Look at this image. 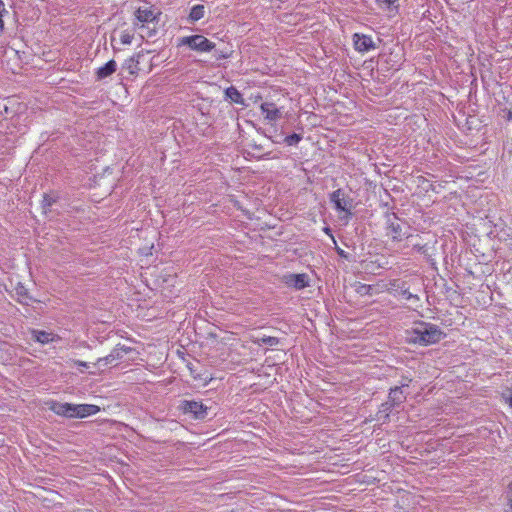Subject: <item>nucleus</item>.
Returning a JSON list of instances; mask_svg holds the SVG:
<instances>
[{"mask_svg":"<svg viewBox=\"0 0 512 512\" xmlns=\"http://www.w3.org/2000/svg\"><path fill=\"white\" fill-rule=\"evenodd\" d=\"M445 333L435 324L418 321L414 326L406 330V339L411 344L428 346L438 343Z\"/></svg>","mask_w":512,"mask_h":512,"instance_id":"1","label":"nucleus"},{"mask_svg":"<svg viewBox=\"0 0 512 512\" xmlns=\"http://www.w3.org/2000/svg\"><path fill=\"white\" fill-rule=\"evenodd\" d=\"M178 46H187L191 50L205 53L215 49L216 45L203 35L196 34L191 36H184L178 39Z\"/></svg>","mask_w":512,"mask_h":512,"instance_id":"2","label":"nucleus"},{"mask_svg":"<svg viewBox=\"0 0 512 512\" xmlns=\"http://www.w3.org/2000/svg\"><path fill=\"white\" fill-rule=\"evenodd\" d=\"M405 224L395 213L388 214L386 216V235L395 242L402 241L404 237L408 238L409 235L403 231Z\"/></svg>","mask_w":512,"mask_h":512,"instance_id":"3","label":"nucleus"},{"mask_svg":"<svg viewBox=\"0 0 512 512\" xmlns=\"http://www.w3.org/2000/svg\"><path fill=\"white\" fill-rule=\"evenodd\" d=\"M180 408L185 414H191L195 420H203L208 415V408L202 402L194 400H183Z\"/></svg>","mask_w":512,"mask_h":512,"instance_id":"4","label":"nucleus"},{"mask_svg":"<svg viewBox=\"0 0 512 512\" xmlns=\"http://www.w3.org/2000/svg\"><path fill=\"white\" fill-rule=\"evenodd\" d=\"M387 291L394 296H403L406 300L419 302L418 295L409 291L407 282L400 279H393L387 285Z\"/></svg>","mask_w":512,"mask_h":512,"instance_id":"5","label":"nucleus"},{"mask_svg":"<svg viewBox=\"0 0 512 512\" xmlns=\"http://www.w3.org/2000/svg\"><path fill=\"white\" fill-rule=\"evenodd\" d=\"M131 351L132 349L130 347L117 345L107 356L99 358L95 365H98L99 367H105L108 365L115 366L118 361L124 357V355Z\"/></svg>","mask_w":512,"mask_h":512,"instance_id":"6","label":"nucleus"},{"mask_svg":"<svg viewBox=\"0 0 512 512\" xmlns=\"http://www.w3.org/2000/svg\"><path fill=\"white\" fill-rule=\"evenodd\" d=\"M330 200L334 204L336 210L345 212L346 218H350L352 216V199L345 197L341 189L333 191L330 195Z\"/></svg>","mask_w":512,"mask_h":512,"instance_id":"7","label":"nucleus"},{"mask_svg":"<svg viewBox=\"0 0 512 512\" xmlns=\"http://www.w3.org/2000/svg\"><path fill=\"white\" fill-rule=\"evenodd\" d=\"M353 45L355 50L360 53H366L376 48L371 36L360 33H355L353 35Z\"/></svg>","mask_w":512,"mask_h":512,"instance_id":"8","label":"nucleus"},{"mask_svg":"<svg viewBox=\"0 0 512 512\" xmlns=\"http://www.w3.org/2000/svg\"><path fill=\"white\" fill-rule=\"evenodd\" d=\"M77 404L52 402L50 409L57 415L77 418Z\"/></svg>","mask_w":512,"mask_h":512,"instance_id":"9","label":"nucleus"},{"mask_svg":"<svg viewBox=\"0 0 512 512\" xmlns=\"http://www.w3.org/2000/svg\"><path fill=\"white\" fill-rule=\"evenodd\" d=\"M284 279L288 286L296 290H301L309 286V276L305 273L288 274L284 276Z\"/></svg>","mask_w":512,"mask_h":512,"instance_id":"10","label":"nucleus"},{"mask_svg":"<svg viewBox=\"0 0 512 512\" xmlns=\"http://www.w3.org/2000/svg\"><path fill=\"white\" fill-rule=\"evenodd\" d=\"M260 109L264 118L269 122H275L282 117L280 109L273 102L262 103Z\"/></svg>","mask_w":512,"mask_h":512,"instance_id":"11","label":"nucleus"},{"mask_svg":"<svg viewBox=\"0 0 512 512\" xmlns=\"http://www.w3.org/2000/svg\"><path fill=\"white\" fill-rule=\"evenodd\" d=\"M30 333L31 338L42 345L49 344L60 339L57 334L44 330L32 329Z\"/></svg>","mask_w":512,"mask_h":512,"instance_id":"12","label":"nucleus"},{"mask_svg":"<svg viewBox=\"0 0 512 512\" xmlns=\"http://www.w3.org/2000/svg\"><path fill=\"white\" fill-rule=\"evenodd\" d=\"M135 18L138 22L142 23L141 28H144L145 23H153L157 19V16L151 8L139 7L135 11Z\"/></svg>","mask_w":512,"mask_h":512,"instance_id":"13","label":"nucleus"},{"mask_svg":"<svg viewBox=\"0 0 512 512\" xmlns=\"http://www.w3.org/2000/svg\"><path fill=\"white\" fill-rule=\"evenodd\" d=\"M116 69L117 63L114 60H110L96 70V77L98 80H103L111 76L116 71Z\"/></svg>","mask_w":512,"mask_h":512,"instance_id":"14","label":"nucleus"},{"mask_svg":"<svg viewBox=\"0 0 512 512\" xmlns=\"http://www.w3.org/2000/svg\"><path fill=\"white\" fill-rule=\"evenodd\" d=\"M388 400L397 408L406 400V395L401 387L396 386L390 389Z\"/></svg>","mask_w":512,"mask_h":512,"instance_id":"15","label":"nucleus"},{"mask_svg":"<svg viewBox=\"0 0 512 512\" xmlns=\"http://www.w3.org/2000/svg\"><path fill=\"white\" fill-rule=\"evenodd\" d=\"M77 418H84L94 415L100 411V408L93 404H77Z\"/></svg>","mask_w":512,"mask_h":512,"instance_id":"16","label":"nucleus"},{"mask_svg":"<svg viewBox=\"0 0 512 512\" xmlns=\"http://www.w3.org/2000/svg\"><path fill=\"white\" fill-rule=\"evenodd\" d=\"M225 98L229 99L233 103L240 104L243 106L245 105V100H244L242 94L234 86H230V87L226 88Z\"/></svg>","mask_w":512,"mask_h":512,"instance_id":"17","label":"nucleus"},{"mask_svg":"<svg viewBox=\"0 0 512 512\" xmlns=\"http://www.w3.org/2000/svg\"><path fill=\"white\" fill-rule=\"evenodd\" d=\"M205 6L202 4L194 5L190 9V13L188 16V21L190 23H195L196 21L201 20L205 16Z\"/></svg>","mask_w":512,"mask_h":512,"instance_id":"18","label":"nucleus"},{"mask_svg":"<svg viewBox=\"0 0 512 512\" xmlns=\"http://www.w3.org/2000/svg\"><path fill=\"white\" fill-rule=\"evenodd\" d=\"M59 199V196L56 193H45L43 195V200L41 203L42 210L44 214L50 212V208L53 204H55Z\"/></svg>","mask_w":512,"mask_h":512,"instance_id":"19","label":"nucleus"},{"mask_svg":"<svg viewBox=\"0 0 512 512\" xmlns=\"http://www.w3.org/2000/svg\"><path fill=\"white\" fill-rule=\"evenodd\" d=\"M394 408L396 407L389 400L382 403L377 413V419L386 422L389 419V415Z\"/></svg>","mask_w":512,"mask_h":512,"instance_id":"20","label":"nucleus"},{"mask_svg":"<svg viewBox=\"0 0 512 512\" xmlns=\"http://www.w3.org/2000/svg\"><path fill=\"white\" fill-rule=\"evenodd\" d=\"M15 293L18 297L17 301L21 304H28V301L32 300L29 296L28 289L22 283H17Z\"/></svg>","mask_w":512,"mask_h":512,"instance_id":"21","label":"nucleus"},{"mask_svg":"<svg viewBox=\"0 0 512 512\" xmlns=\"http://www.w3.org/2000/svg\"><path fill=\"white\" fill-rule=\"evenodd\" d=\"M139 55L137 57L135 56H132L128 59H126L122 65V68L126 71H128L129 74L131 75H135L137 74L139 68H138V64H139Z\"/></svg>","mask_w":512,"mask_h":512,"instance_id":"22","label":"nucleus"},{"mask_svg":"<svg viewBox=\"0 0 512 512\" xmlns=\"http://www.w3.org/2000/svg\"><path fill=\"white\" fill-rule=\"evenodd\" d=\"M505 512H512V482L508 485L505 494Z\"/></svg>","mask_w":512,"mask_h":512,"instance_id":"23","label":"nucleus"},{"mask_svg":"<svg viewBox=\"0 0 512 512\" xmlns=\"http://www.w3.org/2000/svg\"><path fill=\"white\" fill-rule=\"evenodd\" d=\"M301 140H302V135L297 134V133L290 134L284 138V142L288 146L297 145Z\"/></svg>","mask_w":512,"mask_h":512,"instance_id":"24","label":"nucleus"},{"mask_svg":"<svg viewBox=\"0 0 512 512\" xmlns=\"http://www.w3.org/2000/svg\"><path fill=\"white\" fill-rule=\"evenodd\" d=\"M258 343L265 344L268 346H276L279 343V339L272 336H263L258 340Z\"/></svg>","mask_w":512,"mask_h":512,"instance_id":"25","label":"nucleus"},{"mask_svg":"<svg viewBox=\"0 0 512 512\" xmlns=\"http://www.w3.org/2000/svg\"><path fill=\"white\" fill-rule=\"evenodd\" d=\"M8 14V10L5 7V4L2 0H0V34L4 31V20L3 17Z\"/></svg>","mask_w":512,"mask_h":512,"instance_id":"26","label":"nucleus"},{"mask_svg":"<svg viewBox=\"0 0 512 512\" xmlns=\"http://www.w3.org/2000/svg\"><path fill=\"white\" fill-rule=\"evenodd\" d=\"M132 40H133V35L130 34L129 32L124 31L121 33L120 41L122 44L130 45L132 43Z\"/></svg>","mask_w":512,"mask_h":512,"instance_id":"27","label":"nucleus"},{"mask_svg":"<svg viewBox=\"0 0 512 512\" xmlns=\"http://www.w3.org/2000/svg\"><path fill=\"white\" fill-rule=\"evenodd\" d=\"M214 50V57L216 60H224L231 56V53L224 52L222 50L213 49Z\"/></svg>","mask_w":512,"mask_h":512,"instance_id":"28","label":"nucleus"},{"mask_svg":"<svg viewBox=\"0 0 512 512\" xmlns=\"http://www.w3.org/2000/svg\"><path fill=\"white\" fill-rule=\"evenodd\" d=\"M74 363L77 366H81V367H84V368H89V363H87V362H84V361H81V360H75Z\"/></svg>","mask_w":512,"mask_h":512,"instance_id":"29","label":"nucleus"},{"mask_svg":"<svg viewBox=\"0 0 512 512\" xmlns=\"http://www.w3.org/2000/svg\"><path fill=\"white\" fill-rule=\"evenodd\" d=\"M413 248H414L415 250H417L418 252H421V253H422V252H425V245L415 244V245L413 246Z\"/></svg>","mask_w":512,"mask_h":512,"instance_id":"30","label":"nucleus"},{"mask_svg":"<svg viewBox=\"0 0 512 512\" xmlns=\"http://www.w3.org/2000/svg\"><path fill=\"white\" fill-rule=\"evenodd\" d=\"M155 33H156L155 29H152V30L149 29L148 32H147V36L148 37H152V36L155 35Z\"/></svg>","mask_w":512,"mask_h":512,"instance_id":"31","label":"nucleus"},{"mask_svg":"<svg viewBox=\"0 0 512 512\" xmlns=\"http://www.w3.org/2000/svg\"><path fill=\"white\" fill-rule=\"evenodd\" d=\"M405 386H408V383L406 382V380H403V382H401V388L405 387Z\"/></svg>","mask_w":512,"mask_h":512,"instance_id":"32","label":"nucleus"},{"mask_svg":"<svg viewBox=\"0 0 512 512\" xmlns=\"http://www.w3.org/2000/svg\"><path fill=\"white\" fill-rule=\"evenodd\" d=\"M385 1H386L388 4H390V5H391V4H394V2H395L396 0H385Z\"/></svg>","mask_w":512,"mask_h":512,"instance_id":"33","label":"nucleus"},{"mask_svg":"<svg viewBox=\"0 0 512 512\" xmlns=\"http://www.w3.org/2000/svg\"><path fill=\"white\" fill-rule=\"evenodd\" d=\"M338 254L343 256L344 255V251L342 249H338Z\"/></svg>","mask_w":512,"mask_h":512,"instance_id":"34","label":"nucleus"},{"mask_svg":"<svg viewBox=\"0 0 512 512\" xmlns=\"http://www.w3.org/2000/svg\"><path fill=\"white\" fill-rule=\"evenodd\" d=\"M325 232H326V233H329V232H330V229H329V228H325Z\"/></svg>","mask_w":512,"mask_h":512,"instance_id":"35","label":"nucleus"}]
</instances>
